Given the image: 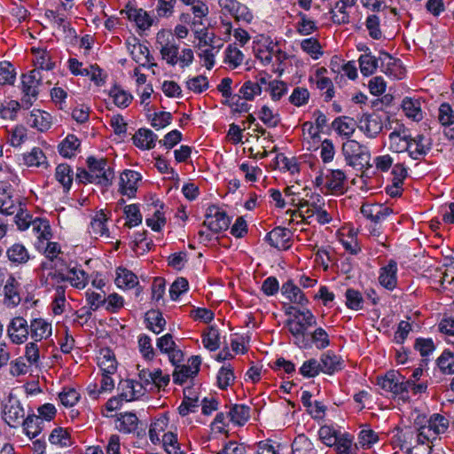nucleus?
<instances>
[{"label":"nucleus","instance_id":"f257e3e1","mask_svg":"<svg viewBox=\"0 0 454 454\" xmlns=\"http://www.w3.org/2000/svg\"><path fill=\"white\" fill-rule=\"evenodd\" d=\"M88 168L90 169V183L108 187L114 178L113 164L106 158L90 156L87 159Z\"/></svg>","mask_w":454,"mask_h":454},{"label":"nucleus","instance_id":"f03ea898","mask_svg":"<svg viewBox=\"0 0 454 454\" xmlns=\"http://www.w3.org/2000/svg\"><path fill=\"white\" fill-rule=\"evenodd\" d=\"M1 416L3 420L12 428L19 427L26 418L21 402L12 394L2 402Z\"/></svg>","mask_w":454,"mask_h":454},{"label":"nucleus","instance_id":"7ed1b4c3","mask_svg":"<svg viewBox=\"0 0 454 454\" xmlns=\"http://www.w3.org/2000/svg\"><path fill=\"white\" fill-rule=\"evenodd\" d=\"M156 45L160 51L161 59L167 64L174 67L178 63L179 45L176 42L174 35L169 31H160L156 35Z\"/></svg>","mask_w":454,"mask_h":454},{"label":"nucleus","instance_id":"20e7f679","mask_svg":"<svg viewBox=\"0 0 454 454\" xmlns=\"http://www.w3.org/2000/svg\"><path fill=\"white\" fill-rule=\"evenodd\" d=\"M342 153L349 166L363 168L369 164V150L356 140L350 139L343 143Z\"/></svg>","mask_w":454,"mask_h":454},{"label":"nucleus","instance_id":"39448f33","mask_svg":"<svg viewBox=\"0 0 454 454\" xmlns=\"http://www.w3.org/2000/svg\"><path fill=\"white\" fill-rule=\"evenodd\" d=\"M41 81L42 74L38 69H34L27 74L22 75L21 90L24 94L22 104L27 108L30 107L33 104V101L37 98Z\"/></svg>","mask_w":454,"mask_h":454},{"label":"nucleus","instance_id":"423d86ee","mask_svg":"<svg viewBox=\"0 0 454 454\" xmlns=\"http://www.w3.org/2000/svg\"><path fill=\"white\" fill-rule=\"evenodd\" d=\"M404 377L396 371H388L384 376L377 378V383L385 392L391 393L393 395H399L403 399L405 393Z\"/></svg>","mask_w":454,"mask_h":454},{"label":"nucleus","instance_id":"0eeeda50","mask_svg":"<svg viewBox=\"0 0 454 454\" xmlns=\"http://www.w3.org/2000/svg\"><path fill=\"white\" fill-rule=\"evenodd\" d=\"M325 207V200L320 194H311L309 200H301L297 204V210L292 213L293 215L297 214L301 217V222L310 224L314 218V211L318 207Z\"/></svg>","mask_w":454,"mask_h":454},{"label":"nucleus","instance_id":"6e6552de","mask_svg":"<svg viewBox=\"0 0 454 454\" xmlns=\"http://www.w3.org/2000/svg\"><path fill=\"white\" fill-rule=\"evenodd\" d=\"M230 219L225 212L221 211L215 206H210L207 209L206 219L203 225L214 233H218L228 229Z\"/></svg>","mask_w":454,"mask_h":454},{"label":"nucleus","instance_id":"1a4fd4ad","mask_svg":"<svg viewBox=\"0 0 454 454\" xmlns=\"http://www.w3.org/2000/svg\"><path fill=\"white\" fill-rule=\"evenodd\" d=\"M6 332L12 343L20 345L27 340L29 325L23 317H15L8 324Z\"/></svg>","mask_w":454,"mask_h":454},{"label":"nucleus","instance_id":"9d476101","mask_svg":"<svg viewBox=\"0 0 454 454\" xmlns=\"http://www.w3.org/2000/svg\"><path fill=\"white\" fill-rule=\"evenodd\" d=\"M325 187L332 195H342L348 190V178L341 169H330L325 175Z\"/></svg>","mask_w":454,"mask_h":454},{"label":"nucleus","instance_id":"9b49d317","mask_svg":"<svg viewBox=\"0 0 454 454\" xmlns=\"http://www.w3.org/2000/svg\"><path fill=\"white\" fill-rule=\"evenodd\" d=\"M141 175L131 169H126L120 175L119 192L129 198H134L137 191V184L141 181Z\"/></svg>","mask_w":454,"mask_h":454},{"label":"nucleus","instance_id":"f8f14e48","mask_svg":"<svg viewBox=\"0 0 454 454\" xmlns=\"http://www.w3.org/2000/svg\"><path fill=\"white\" fill-rule=\"evenodd\" d=\"M380 68L387 75L396 80H401L405 76V68L403 67L402 61L392 57L387 52H381L380 59Z\"/></svg>","mask_w":454,"mask_h":454},{"label":"nucleus","instance_id":"ddd939ff","mask_svg":"<svg viewBox=\"0 0 454 454\" xmlns=\"http://www.w3.org/2000/svg\"><path fill=\"white\" fill-rule=\"evenodd\" d=\"M431 149V143L424 135L410 137L406 152L413 160H419Z\"/></svg>","mask_w":454,"mask_h":454},{"label":"nucleus","instance_id":"4468645a","mask_svg":"<svg viewBox=\"0 0 454 454\" xmlns=\"http://www.w3.org/2000/svg\"><path fill=\"white\" fill-rule=\"evenodd\" d=\"M358 128L369 138H375L382 129L380 118L374 114H363L358 121Z\"/></svg>","mask_w":454,"mask_h":454},{"label":"nucleus","instance_id":"2eb2a0df","mask_svg":"<svg viewBox=\"0 0 454 454\" xmlns=\"http://www.w3.org/2000/svg\"><path fill=\"white\" fill-rule=\"evenodd\" d=\"M286 326L288 328L289 333L293 335L294 343L300 348H311L310 340L307 338L306 330L301 326L300 321L290 318L286 322Z\"/></svg>","mask_w":454,"mask_h":454},{"label":"nucleus","instance_id":"dca6fc26","mask_svg":"<svg viewBox=\"0 0 454 454\" xmlns=\"http://www.w3.org/2000/svg\"><path fill=\"white\" fill-rule=\"evenodd\" d=\"M397 263L394 260H390L386 266L380 270L379 282L388 290L395 288L397 284Z\"/></svg>","mask_w":454,"mask_h":454},{"label":"nucleus","instance_id":"f3484780","mask_svg":"<svg viewBox=\"0 0 454 454\" xmlns=\"http://www.w3.org/2000/svg\"><path fill=\"white\" fill-rule=\"evenodd\" d=\"M29 330L31 338L36 342L47 340L52 333L51 324L43 318L31 320Z\"/></svg>","mask_w":454,"mask_h":454},{"label":"nucleus","instance_id":"a211bd4d","mask_svg":"<svg viewBox=\"0 0 454 454\" xmlns=\"http://www.w3.org/2000/svg\"><path fill=\"white\" fill-rule=\"evenodd\" d=\"M266 240L269 244L279 250L289 248L290 234L286 228L276 227L266 235Z\"/></svg>","mask_w":454,"mask_h":454},{"label":"nucleus","instance_id":"6ab92c4d","mask_svg":"<svg viewBox=\"0 0 454 454\" xmlns=\"http://www.w3.org/2000/svg\"><path fill=\"white\" fill-rule=\"evenodd\" d=\"M281 293L292 303L306 306L309 302L303 292L293 280H287L282 285Z\"/></svg>","mask_w":454,"mask_h":454},{"label":"nucleus","instance_id":"aec40b11","mask_svg":"<svg viewBox=\"0 0 454 454\" xmlns=\"http://www.w3.org/2000/svg\"><path fill=\"white\" fill-rule=\"evenodd\" d=\"M4 303L7 307H16L21 298L19 293V283L13 276H9L4 286Z\"/></svg>","mask_w":454,"mask_h":454},{"label":"nucleus","instance_id":"412c9836","mask_svg":"<svg viewBox=\"0 0 454 454\" xmlns=\"http://www.w3.org/2000/svg\"><path fill=\"white\" fill-rule=\"evenodd\" d=\"M138 419L135 413L124 412L116 415L115 428L123 434L135 433L137 429Z\"/></svg>","mask_w":454,"mask_h":454},{"label":"nucleus","instance_id":"4be33fe9","mask_svg":"<svg viewBox=\"0 0 454 454\" xmlns=\"http://www.w3.org/2000/svg\"><path fill=\"white\" fill-rule=\"evenodd\" d=\"M389 149L395 153L406 152L410 136L407 135L404 127L400 126L398 129L389 134Z\"/></svg>","mask_w":454,"mask_h":454},{"label":"nucleus","instance_id":"5701e85b","mask_svg":"<svg viewBox=\"0 0 454 454\" xmlns=\"http://www.w3.org/2000/svg\"><path fill=\"white\" fill-rule=\"evenodd\" d=\"M430 435L435 440L438 434H443L449 427V419L441 414H434L427 420V424L423 426Z\"/></svg>","mask_w":454,"mask_h":454},{"label":"nucleus","instance_id":"b1692460","mask_svg":"<svg viewBox=\"0 0 454 454\" xmlns=\"http://www.w3.org/2000/svg\"><path fill=\"white\" fill-rule=\"evenodd\" d=\"M27 123L32 128L43 132L48 130L51 126V117L47 112L41 110L32 111L27 119Z\"/></svg>","mask_w":454,"mask_h":454},{"label":"nucleus","instance_id":"393cba45","mask_svg":"<svg viewBox=\"0 0 454 454\" xmlns=\"http://www.w3.org/2000/svg\"><path fill=\"white\" fill-rule=\"evenodd\" d=\"M321 372L326 374H333L342 369L343 360L340 356L332 351L322 354L320 357Z\"/></svg>","mask_w":454,"mask_h":454},{"label":"nucleus","instance_id":"a878e982","mask_svg":"<svg viewBox=\"0 0 454 454\" xmlns=\"http://www.w3.org/2000/svg\"><path fill=\"white\" fill-rule=\"evenodd\" d=\"M200 406L199 397L192 387L184 389V399L178 407L179 414L183 417L191 412H195Z\"/></svg>","mask_w":454,"mask_h":454},{"label":"nucleus","instance_id":"bb28decb","mask_svg":"<svg viewBox=\"0 0 454 454\" xmlns=\"http://www.w3.org/2000/svg\"><path fill=\"white\" fill-rule=\"evenodd\" d=\"M107 217L103 211H99L96 213L95 216L92 218L89 229V232L95 239L98 238H109V231L106 227Z\"/></svg>","mask_w":454,"mask_h":454},{"label":"nucleus","instance_id":"cd10ccee","mask_svg":"<svg viewBox=\"0 0 454 454\" xmlns=\"http://www.w3.org/2000/svg\"><path fill=\"white\" fill-rule=\"evenodd\" d=\"M158 137L148 129H139L133 137L134 145L142 150H150L155 146Z\"/></svg>","mask_w":454,"mask_h":454},{"label":"nucleus","instance_id":"c85d7f7f","mask_svg":"<svg viewBox=\"0 0 454 454\" xmlns=\"http://www.w3.org/2000/svg\"><path fill=\"white\" fill-rule=\"evenodd\" d=\"M121 397L127 402L137 399L139 396L143 395L144 387L141 383L126 380L121 382Z\"/></svg>","mask_w":454,"mask_h":454},{"label":"nucleus","instance_id":"c756f323","mask_svg":"<svg viewBox=\"0 0 454 454\" xmlns=\"http://www.w3.org/2000/svg\"><path fill=\"white\" fill-rule=\"evenodd\" d=\"M402 108L408 118L416 121L423 119L421 103L419 99L409 97L404 98L402 102Z\"/></svg>","mask_w":454,"mask_h":454},{"label":"nucleus","instance_id":"7c9ffc66","mask_svg":"<svg viewBox=\"0 0 454 454\" xmlns=\"http://www.w3.org/2000/svg\"><path fill=\"white\" fill-rule=\"evenodd\" d=\"M20 426H22L23 431L26 434V435L28 436L30 439L38 436L43 429V423L34 413L27 414V416L24 419Z\"/></svg>","mask_w":454,"mask_h":454},{"label":"nucleus","instance_id":"2f4dec72","mask_svg":"<svg viewBox=\"0 0 454 454\" xmlns=\"http://www.w3.org/2000/svg\"><path fill=\"white\" fill-rule=\"evenodd\" d=\"M10 262L19 265L28 262L30 256L27 249L20 243L12 245L6 251Z\"/></svg>","mask_w":454,"mask_h":454},{"label":"nucleus","instance_id":"473e14b6","mask_svg":"<svg viewBox=\"0 0 454 454\" xmlns=\"http://www.w3.org/2000/svg\"><path fill=\"white\" fill-rule=\"evenodd\" d=\"M146 327L153 333H160L166 325V320L162 313L157 309H151L145 314Z\"/></svg>","mask_w":454,"mask_h":454},{"label":"nucleus","instance_id":"72a5a7b5","mask_svg":"<svg viewBox=\"0 0 454 454\" xmlns=\"http://www.w3.org/2000/svg\"><path fill=\"white\" fill-rule=\"evenodd\" d=\"M98 364L102 372L114 374L117 370V362L113 351L109 348L102 349L98 356Z\"/></svg>","mask_w":454,"mask_h":454},{"label":"nucleus","instance_id":"f704fd0d","mask_svg":"<svg viewBox=\"0 0 454 454\" xmlns=\"http://www.w3.org/2000/svg\"><path fill=\"white\" fill-rule=\"evenodd\" d=\"M229 419L238 426H243L250 418V408L244 404H234L228 412Z\"/></svg>","mask_w":454,"mask_h":454},{"label":"nucleus","instance_id":"c9c22d12","mask_svg":"<svg viewBox=\"0 0 454 454\" xmlns=\"http://www.w3.org/2000/svg\"><path fill=\"white\" fill-rule=\"evenodd\" d=\"M115 283L118 287L131 289L138 284L137 277L124 268L116 270Z\"/></svg>","mask_w":454,"mask_h":454},{"label":"nucleus","instance_id":"e433bc0d","mask_svg":"<svg viewBox=\"0 0 454 454\" xmlns=\"http://www.w3.org/2000/svg\"><path fill=\"white\" fill-rule=\"evenodd\" d=\"M31 227L41 242L48 241L51 239V228L48 220L36 217L32 222Z\"/></svg>","mask_w":454,"mask_h":454},{"label":"nucleus","instance_id":"4c0bfd02","mask_svg":"<svg viewBox=\"0 0 454 454\" xmlns=\"http://www.w3.org/2000/svg\"><path fill=\"white\" fill-rule=\"evenodd\" d=\"M35 55L34 64L35 69L51 70L54 68V62L51 60V56L49 51L44 49H32Z\"/></svg>","mask_w":454,"mask_h":454},{"label":"nucleus","instance_id":"58836bf2","mask_svg":"<svg viewBox=\"0 0 454 454\" xmlns=\"http://www.w3.org/2000/svg\"><path fill=\"white\" fill-rule=\"evenodd\" d=\"M127 15L129 20H134L141 29L145 30L152 26L153 20L143 9H130L127 12Z\"/></svg>","mask_w":454,"mask_h":454},{"label":"nucleus","instance_id":"ea45409f","mask_svg":"<svg viewBox=\"0 0 454 454\" xmlns=\"http://www.w3.org/2000/svg\"><path fill=\"white\" fill-rule=\"evenodd\" d=\"M129 51L132 56V59L137 63H140L141 65L145 66V63H149L151 61L152 57L150 56L149 49L140 43L129 45Z\"/></svg>","mask_w":454,"mask_h":454},{"label":"nucleus","instance_id":"a19ab883","mask_svg":"<svg viewBox=\"0 0 454 454\" xmlns=\"http://www.w3.org/2000/svg\"><path fill=\"white\" fill-rule=\"evenodd\" d=\"M360 71L363 75L372 74L378 68V59L371 52L362 54L358 59Z\"/></svg>","mask_w":454,"mask_h":454},{"label":"nucleus","instance_id":"79ce46f5","mask_svg":"<svg viewBox=\"0 0 454 454\" xmlns=\"http://www.w3.org/2000/svg\"><path fill=\"white\" fill-rule=\"evenodd\" d=\"M348 7L351 5H346L343 2L338 1L334 6L331 8L330 13L332 14V20L335 24H347L349 22V14L347 12Z\"/></svg>","mask_w":454,"mask_h":454},{"label":"nucleus","instance_id":"37998d69","mask_svg":"<svg viewBox=\"0 0 454 454\" xmlns=\"http://www.w3.org/2000/svg\"><path fill=\"white\" fill-rule=\"evenodd\" d=\"M24 162L28 167L47 166L46 156L39 147H34L29 153L24 154Z\"/></svg>","mask_w":454,"mask_h":454},{"label":"nucleus","instance_id":"c03bdc74","mask_svg":"<svg viewBox=\"0 0 454 454\" xmlns=\"http://www.w3.org/2000/svg\"><path fill=\"white\" fill-rule=\"evenodd\" d=\"M244 54L234 44H230L225 50L224 62L232 69L238 67L243 63Z\"/></svg>","mask_w":454,"mask_h":454},{"label":"nucleus","instance_id":"a18cd8bd","mask_svg":"<svg viewBox=\"0 0 454 454\" xmlns=\"http://www.w3.org/2000/svg\"><path fill=\"white\" fill-rule=\"evenodd\" d=\"M48 439L51 444L61 447H67L72 443L70 434L67 429L60 427L54 428L50 434Z\"/></svg>","mask_w":454,"mask_h":454},{"label":"nucleus","instance_id":"49530a36","mask_svg":"<svg viewBox=\"0 0 454 454\" xmlns=\"http://www.w3.org/2000/svg\"><path fill=\"white\" fill-rule=\"evenodd\" d=\"M312 442L303 434L296 436L292 444V454H314Z\"/></svg>","mask_w":454,"mask_h":454},{"label":"nucleus","instance_id":"de8ad7c7","mask_svg":"<svg viewBox=\"0 0 454 454\" xmlns=\"http://www.w3.org/2000/svg\"><path fill=\"white\" fill-rule=\"evenodd\" d=\"M109 95L118 107H127L133 98L131 94L118 86L113 87L109 91Z\"/></svg>","mask_w":454,"mask_h":454},{"label":"nucleus","instance_id":"09e8293b","mask_svg":"<svg viewBox=\"0 0 454 454\" xmlns=\"http://www.w3.org/2000/svg\"><path fill=\"white\" fill-rule=\"evenodd\" d=\"M337 454H356V446L353 444V439L348 434L339 435L333 445Z\"/></svg>","mask_w":454,"mask_h":454},{"label":"nucleus","instance_id":"8fccbe9b","mask_svg":"<svg viewBox=\"0 0 454 454\" xmlns=\"http://www.w3.org/2000/svg\"><path fill=\"white\" fill-rule=\"evenodd\" d=\"M88 274L78 268H72L68 270V282L77 289H82L88 283Z\"/></svg>","mask_w":454,"mask_h":454},{"label":"nucleus","instance_id":"3c124183","mask_svg":"<svg viewBox=\"0 0 454 454\" xmlns=\"http://www.w3.org/2000/svg\"><path fill=\"white\" fill-rule=\"evenodd\" d=\"M124 214L126 215L125 225L129 228L137 226L142 223V214L140 213L139 207L137 204L128 205L124 207Z\"/></svg>","mask_w":454,"mask_h":454},{"label":"nucleus","instance_id":"603ef678","mask_svg":"<svg viewBox=\"0 0 454 454\" xmlns=\"http://www.w3.org/2000/svg\"><path fill=\"white\" fill-rule=\"evenodd\" d=\"M56 179L60 183L64 189L69 190L73 182L72 169L67 164H59L56 168Z\"/></svg>","mask_w":454,"mask_h":454},{"label":"nucleus","instance_id":"864d4df0","mask_svg":"<svg viewBox=\"0 0 454 454\" xmlns=\"http://www.w3.org/2000/svg\"><path fill=\"white\" fill-rule=\"evenodd\" d=\"M79 146V139L74 135H68L59 145V153L66 158H70Z\"/></svg>","mask_w":454,"mask_h":454},{"label":"nucleus","instance_id":"5fc2aeb1","mask_svg":"<svg viewBox=\"0 0 454 454\" xmlns=\"http://www.w3.org/2000/svg\"><path fill=\"white\" fill-rule=\"evenodd\" d=\"M346 306L349 309L360 310L363 309L364 298L362 294L353 288H348L345 293Z\"/></svg>","mask_w":454,"mask_h":454},{"label":"nucleus","instance_id":"6e6d98bb","mask_svg":"<svg viewBox=\"0 0 454 454\" xmlns=\"http://www.w3.org/2000/svg\"><path fill=\"white\" fill-rule=\"evenodd\" d=\"M301 48L314 59H317L323 54L318 40L314 37L302 40Z\"/></svg>","mask_w":454,"mask_h":454},{"label":"nucleus","instance_id":"4d7b16f0","mask_svg":"<svg viewBox=\"0 0 454 454\" xmlns=\"http://www.w3.org/2000/svg\"><path fill=\"white\" fill-rule=\"evenodd\" d=\"M138 348L145 360L152 361L154 358L155 350L152 344V339L148 335L142 334L138 337Z\"/></svg>","mask_w":454,"mask_h":454},{"label":"nucleus","instance_id":"13d9d810","mask_svg":"<svg viewBox=\"0 0 454 454\" xmlns=\"http://www.w3.org/2000/svg\"><path fill=\"white\" fill-rule=\"evenodd\" d=\"M299 372L305 378H314L321 372V364L317 359L310 358L302 364Z\"/></svg>","mask_w":454,"mask_h":454},{"label":"nucleus","instance_id":"bf43d9fd","mask_svg":"<svg viewBox=\"0 0 454 454\" xmlns=\"http://www.w3.org/2000/svg\"><path fill=\"white\" fill-rule=\"evenodd\" d=\"M333 125L339 134L346 137L351 136L355 131L354 121L348 117L337 118Z\"/></svg>","mask_w":454,"mask_h":454},{"label":"nucleus","instance_id":"052dcab7","mask_svg":"<svg viewBox=\"0 0 454 454\" xmlns=\"http://www.w3.org/2000/svg\"><path fill=\"white\" fill-rule=\"evenodd\" d=\"M259 119L269 128H275L280 121L279 115L267 106H263L259 112Z\"/></svg>","mask_w":454,"mask_h":454},{"label":"nucleus","instance_id":"680f3d73","mask_svg":"<svg viewBox=\"0 0 454 454\" xmlns=\"http://www.w3.org/2000/svg\"><path fill=\"white\" fill-rule=\"evenodd\" d=\"M309 92L304 87H295L289 97V102L297 106H302L309 102Z\"/></svg>","mask_w":454,"mask_h":454},{"label":"nucleus","instance_id":"e2e57ef3","mask_svg":"<svg viewBox=\"0 0 454 454\" xmlns=\"http://www.w3.org/2000/svg\"><path fill=\"white\" fill-rule=\"evenodd\" d=\"M20 207V204H16L12 196L4 192L0 197V213L5 215H14Z\"/></svg>","mask_w":454,"mask_h":454},{"label":"nucleus","instance_id":"0e129e2a","mask_svg":"<svg viewBox=\"0 0 454 454\" xmlns=\"http://www.w3.org/2000/svg\"><path fill=\"white\" fill-rule=\"evenodd\" d=\"M219 51V47H207L198 51V56L203 61V66L210 70L215 66V56Z\"/></svg>","mask_w":454,"mask_h":454},{"label":"nucleus","instance_id":"69168bd1","mask_svg":"<svg viewBox=\"0 0 454 454\" xmlns=\"http://www.w3.org/2000/svg\"><path fill=\"white\" fill-rule=\"evenodd\" d=\"M261 93L262 89L259 82H254L252 81L244 82L239 90V94L246 100H253L254 96L260 95Z\"/></svg>","mask_w":454,"mask_h":454},{"label":"nucleus","instance_id":"338daca9","mask_svg":"<svg viewBox=\"0 0 454 454\" xmlns=\"http://www.w3.org/2000/svg\"><path fill=\"white\" fill-rule=\"evenodd\" d=\"M437 364L442 372L454 373V353L444 351L437 359Z\"/></svg>","mask_w":454,"mask_h":454},{"label":"nucleus","instance_id":"774afa93","mask_svg":"<svg viewBox=\"0 0 454 454\" xmlns=\"http://www.w3.org/2000/svg\"><path fill=\"white\" fill-rule=\"evenodd\" d=\"M438 120L443 126H450L454 123V111L450 104L442 103L440 106Z\"/></svg>","mask_w":454,"mask_h":454}]
</instances>
